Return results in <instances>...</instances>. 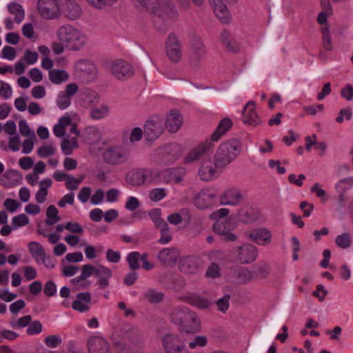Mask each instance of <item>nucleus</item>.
I'll return each mask as SVG.
<instances>
[{
  "label": "nucleus",
  "mask_w": 353,
  "mask_h": 353,
  "mask_svg": "<svg viewBox=\"0 0 353 353\" xmlns=\"http://www.w3.org/2000/svg\"><path fill=\"white\" fill-rule=\"evenodd\" d=\"M170 319L181 332L194 334L201 330L197 314L185 305L174 307L170 312Z\"/></svg>",
  "instance_id": "nucleus-1"
},
{
  "label": "nucleus",
  "mask_w": 353,
  "mask_h": 353,
  "mask_svg": "<svg viewBox=\"0 0 353 353\" xmlns=\"http://www.w3.org/2000/svg\"><path fill=\"white\" fill-rule=\"evenodd\" d=\"M56 36L59 41L65 44L66 49L72 51L82 49L86 43L85 35L70 24H64L58 27Z\"/></svg>",
  "instance_id": "nucleus-2"
},
{
  "label": "nucleus",
  "mask_w": 353,
  "mask_h": 353,
  "mask_svg": "<svg viewBox=\"0 0 353 353\" xmlns=\"http://www.w3.org/2000/svg\"><path fill=\"white\" fill-rule=\"evenodd\" d=\"M241 145L239 140L232 139L222 143L214 156L215 166L224 168L230 165L240 154Z\"/></svg>",
  "instance_id": "nucleus-3"
},
{
  "label": "nucleus",
  "mask_w": 353,
  "mask_h": 353,
  "mask_svg": "<svg viewBox=\"0 0 353 353\" xmlns=\"http://www.w3.org/2000/svg\"><path fill=\"white\" fill-rule=\"evenodd\" d=\"M157 1L158 6L151 8L152 12L155 14L154 23L159 30H164L163 22L170 25L171 22L176 19L177 12L168 0H157Z\"/></svg>",
  "instance_id": "nucleus-4"
},
{
  "label": "nucleus",
  "mask_w": 353,
  "mask_h": 353,
  "mask_svg": "<svg viewBox=\"0 0 353 353\" xmlns=\"http://www.w3.org/2000/svg\"><path fill=\"white\" fill-rule=\"evenodd\" d=\"M108 69L112 74L119 80L125 81L134 74V67L123 59L112 61L108 64Z\"/></svg>",
  "instance_id": "nucleus-5"
},
{
  "label": "nucleus",
  "mask_w": 353,
  "mask_h": 353,
  "mask_svg": "<svg viewBox=\"0 0 353 353\" xmlns=\"http://www.w3.org/2000/svg\"><path fill=\"white\" fill-rule=\"evenodd\" d=\"M161 341L165 353H189L186 343L178 334H167L163 336Z\"/></svg>",
  "instance_id": "nucleus-6"
},
{
  "label": "nucleus",
  "mask_w": 353,
  "mask_h": 353,
  "mask_svg": "<svg viewBox=\"0 0 353 353\" xmlns=\"http://www.w3.org/2000/svg\"><path fill=\"white\" fill-rule=\"evenodd\" d=\"M164 128L163 119L157 115L152 116L144 125L145 137L148 141H154L163 134Z\"/></svg>",
  "instance_id": "nucleus-7"
},
{
  "label": "nucleus",
  "mask_w": 353,
  "mask_h": 353,
  "mask_svg": "<svg viewBox=\"0 0 353 353\" xmlns=\"http://www.w3.org/2000/svg\"><path fill=\"white\" fill-rule=\"evenodd\" d=\"M165 53L173 63H179L182 58V45L179 38L174 34H169L165 43Z\"/></svg>",
  "instance_id": "nucleus-8"
},
{
  "label": "nucleus",
  "mask_w": 353,
  "mask_h": 353,
  "mask_svg": "<svg viewBox=\"0 0 353 353\" xmlns=\"http://www.w3.org/2000/svg\"><path fill=\"white\" fill-rule=\"evenodd\" d=\"M129 152L123 146L115 145L107 148L103 152L104 161L110 164H121L128 161Z\"/></svg>",
  "instance_id": "nucleus-9"
},
{
  "label": "nucleus",
  "mask_w": 353,
  "mask_h": 353,
  "mask_svg": "<svg viewBox=\"0 0 353 353\" xmlns=\"http://www.w3.org/2000/svg\"><path fill=\"white\" fill-rule=\"evenodd\" d=\"M37 10L46 19H55L60 16V8L57 0H38Z\"/></svg>",
  "instance_id": "nucleus-10"
},
{
  "label": "nucleus",
  "mask_w": 353,
  "mask_h": 353,
  "mask_svg": "<svg viewBox=\"0 0 353 353\" xmlns=\"http://www.w3.org/2000/svg\"><path fill=\"white\" fill-rule=\"evenodd\" d=\"M220 203L223 205L237 206L244 201V195L237 188L226 189L220 196Z\"/></svg>",
  "instance_id": "nucleus-11"
},
{
  "label": "nucleus",
  "mask_w": 353,
  "mask_h": 353,
  "mask_svg": "<svg viewBox=\"0 0 353 353\" xmlns=\"http://www.w3.org/2000/svg\"><path fill=\"white\" fill-rule=\"evenodd\" d=\"M236 260L241 264L250 263L254 261L258 256V250L256 246L245 243L236 250Z\"/></svg>",
  "instance_id": "nucleus-12"
},
{
  "label": "nucleus",
  "mask_w": 353,
  "mask_h": 353,
  "mask_svg": "<svg viewBox=\"0 0 353 353\" xmlns=\"http://www.w3.org/2000/svg\"><path fill=\"white\" fill-rule=\"evenodd\" d=\"M186 174V170L183 167L168 168L160 172V177L168 183H181Z\"/></svg>",
  "instance_id": "nucleus-13"
},
{
  "label": "nucleus",
  "mask_w": 353,
  "mask_h": 353,
  "mask_svg": "<svg viewBox=\"0 0 353 353\" xmlns=\"http://www.w3.org/2000/svg\"><path fill=\"white\" fill-rule=\"evenodd\" d=\"M213 145L210 141H205L193 148L185 157L186 163H191L197 161L210 152Z\"/></svg>",
  "instance_id": "nucleus-14"
},
{
  "label": "nucleus",
  "mask_w": 353,
  "mask_h": 353,
  "mask_svg": "<svg viewBox=\"0 0 353 353\" xmlns=\"http://www.w3.org/2000/svg\"><path fill=\"white\" fill-rule=\"evenodd\" d=\"M205 54V47L202 40L194 37L190 45V62L192 65H197Z\"/></svg>",
  "instance_id": "nucleus-15"
},
{
  "label": "nucleus",
  "mask_w": 353,
  "mask_h": 353,
  "mask_svg": "<svg viewBox=\"0 0 353 353\" xmlns=\"http://www.w3.org/2000/svg\"><path fill=\"white\" fill-rule=\"evenodd\" d=\"M256 103L254 101H249L242 111V121L245 125L256 126L261 123L255 109Z\"/></svg>",
  "instance_id": "nucleus-16"
},
{
  "label": "nucleus",
  "mask_w": 353,
  "mask_h": 353,
  "mask_svg": "<svg viewBox=\"0 0 353 353\" xmlns=\"http://www.w3.org/2000/svg\"><path fill=\"white\" fill-rule=\"evenodd\" d=\"M79 87L76 83L68 84L64 91L59 93L57 104L61 109H66L71 104V98L77 92Z\"/></svg>",
  "instance_id": "nucleus-17"
},
{
  "label": "nucleus",
  "mask_w": 353,
  "mask_h": 353,
  "mask_svg": "<svg viewBox=\"0 0 353 353\" xmlns=\"http://www.w3.org/2000/svg\"><path fill=\"white\" fill-rule=\"evenodd\" d=\"M180 256V252L176 248H165L161 250L157 254L159 262L165 266H172L175 264Z\"/></svg>",
  "instance_id": "nucleus-18"
},
{
  "label": "nucleus",
  "mask_w": 353,
  "mask_h": 353,
  "mask_svg": "<svg viewBox=\"0 0 353 353\" xmlns=\"http://www.w3.org/2000/svg\"><path fill=\"white\" fill-rule=\"evenodd\" d=\"M97 267L91 264L83 265L81 267V273L80 276L71 280V283L74 285H79L82 289H86L90 285V281L86 279L92 275H94Z\"/></svg>",
  "instance_id": "nucleus-19"
},
{
  "label": "nucleus",
  "mask_w": 353,
  "mask_h": 353,
  "mask_svg": "<svg viewBox=\"0 0 353 353\" xmlns=\"http://www.w3.org/2000/svg\"><path fill=\"white\" fill-rule=\"evenodd\" d=\"M247 238L256 243L261 245H267L272 241L270 231L265 228H257L245 232Z\"/></svg>",
  "instance_id": "nucleus-20"
},
{
  "label": "nucleus",
  "mask_w": 353,
  "mask_h": 353,
  "mask_svg": "<svg viewBox=\"0 0 353 353\" xmlns=\"http://www.w3.org/2000/svg\"><path fill=\"white\" fill-rule=\"evenodd\" d=\"M152 172L149 170H134L128 174L127 181L134 186L143 185L151 181Z\"/></svg>",
  "instance_id": "nucleus-21"
},
{
  "label": "nucleus",
  "mask_w": 353,
  "mask_h": 353,
  "mask_svg": "<svg viewBox=\"0 0 353 353\" xmlns=\"http://www.w3.org/2000/svg\"><path fill=\"white\" fill-rule=\"evenodd\" d=\"M209 3L213 9L216 17L223 23H228L231 20V15L227 6L222 0H209Z\"/></svg>",
  "instance_id": "nucleus-22"
},
{
  "label": "nucleus",
  "mask_w": 353,
  "mask_h": 353,
  "mask_svg": "<svg viewBox=\"0 0 353 353\" xmlns=\"http://www.w3.org/2000/svg\"><path fill=\"white\" fill-rule=\"evenodd\" d=\"M200 259L194 256H185L182 257L179 261V269L181 272L185 274H195L199 270Z\"/></svg>",
  "instance_id": "nucleus-23"
},
{
  "label": "nucleus",
  "mask_w": 353,
  "mask_h": 353,
  "mask_svg": "<svg viewBox=\"0 0 353 353\" xmlns=\"http://www.w3.org/2000/svg\"><path fill=\"white\" fill-rule=\"evenodd\" d=\"M216 195L208 190L200 191L194 198V205L200 209H205L212 206L215 202Z\"/></svg>",
  "instance_id": "nucleus-24"
},
{
  "label": "nucleus",
  "mask_w": 353,
  "mask_h": 353,
  "mask_svg": "<svg viewBox=\"0 0 353 353\" xmlns=\"http://www.w3.org/2000/svg\"><path fill=\"white\" fill-rule=\"evenodd\" d=\"M216 169L218 168L215 166V162L213 164L211 161H205L199 168L198 174L203 181H212L218 176Z\"/></svg>",
  "instance_id": "nucleus-25"
},
{
  "label": "nucleus",
  "mask_w": 353,
  "mask_h": 353,
  "mask_svg": "<svg viewBox=\"0 0 353 353\" xmlns=\"http://www.w3.org/2000/svg\"><path fill=\"white\" fill-rule=\"evenodd\" d=\"M160 154L163 156L164 161L172 162L181 156L182 148L179 144L172 143L160 149Z\"/></svg>",
  "instance_id": "nucleus-26"
},
{
  "label": "nucleus",
  "mask_w": 353,
  "mask_h": 353,
  "mask_svg": "<svg viewBox=\"0 0 353 353\" xmlns=\"http://www.w3.org/2000/svg\"><path fill=\"white\" fill-rule=\"evenodd\" d=\"M183 124L182 115L178 110H172L167 116L164 125L167 130L172 133L176 132Z\"/></svg>",
  "instance_id": "nucleus-27"
},
{
  "label": "nucleus",
  "mask_w": 353,
  "mask_h": 353,
  "mask_svg": "<svg viewBox=\"0 0 353 353\" xmlns=\"http://www.w3.org/2000/svg\"><path fill=\"white\" fill-rule=\"evenodd\" d=\"M178 299L192 305L201 310L206 309L210 305V301L207 299L192 293H186L180 295L178 296Z\"/></svg>",
  "instance_id": "nucleus-28"
},
{
  "label": "nucleus",
  "mask_w": 353,
  "mask_h": 353,
  "mask_svg": "<svg viewBox=\"0 0 353 353\" xmlns=\"http://www.w3.org/2000/svg\"><path fill=\"white\" fill-rule=\"evenodd\" d=\"M89 353H109V345L101 336H92L88 341Z\"/></svg>",
  "instance_id": "nucleus-29"
},
{
  "label": "nucleus",
  "mask_w": 353,
  "mask_h": 353,
  "mask_svg": "<svg viewBox=\"0 0 353 353\" xmlns=\"http://www.w3.org/2000/svg\"><path fill=\"white\" fill-rule=\"evenodd\" d=\"M75 70L81 75L87 76L89 79H93L97 74L95 65L88 60H79L75 63Z\"/></svg>",
  "instance_id": "nucleus-30"
},
{
  "label": "nucleus",
  "mask_w": 353,
  "mask_h": 353,
  "mask_svg": "<svg viewBox=\"0 0 353 353\" xmlns=\"http://www.w3.org/2000/svg\"><path fill=\"white\" fill-rule=\"evenodd\" d=\"M91 300L90 292H80L77 294L76 300L72 302V307L79 312H86L90 310L89 303Z\"/></svg>",
  "instance_id": "nucleus-31"
},
{
  "label": "nucleus",
  "mask_w": 353,
  "mask_h": 353,
  "mask_svg": "<svg viewBox=\"0 0 353 353\" xmlns=\"http://www.w3.org/2000/svg\"><path fill=\"white\" fill-rule=\"evenodd\" d=\"M112 276V270L103 265L97 266L94 276L97 279V284L103 290L109 286V280Z\"/></svg>",
  "instance_id": "nucleus-32"
},
{
  "label": "nucleus",
  "mask_w": 353,
  "mask_h": 353,
  "mask_svg": "<svg viewBox=\"0 0 353 353\" xmlns=\"http://www.w3.org/2000/svg\"><path fill=\"white\" fill-rule=\"evenodd\" d=\"M220 39L228 52L236 53L239 50L240 45L228 31H223L221 34Z\"/></svg>",
  "instance_id": "nucleus-33"
},
{
  "label": "nucleus",
  "mask_w": 353,
  "mask_h": 353,
  "mask_svg": "<svg viewBox=\"0 0 353 353\" xmlns=\"http://www.w3.org/2000/svg\"><path fill=\"white\" fill-rule=\"evenodd\" d=\"M257 214L250 206H243L238 211L237 219L243 223H251L257 219Z\"/></svg>",
  "instance_id": "nucleus-34"
},
{
  "label": "nucleus",
  "mask_w": 353,
  "mask_h": 353,
  "mask_svg": "<svg viewBox=\"0 0 353 353\" xmlns=\"http://www.w3.org/2000/svg\"><path fill=\"white\" fill-rule=\"evenodd\" d=\"M63 12L65 16L70 20L79 19L81 15L80 6L73 1H68L65 3Z\"/></svg>",
  "instance_id": "nucleus-35"
},
{
  "label": "nucleus",
  "mask_w": 353,
  "mask_h": 353,
  "mask_svg": "<svg viewBox=\"0 0 353 353\" xmlns=\"http://www.w3.org/2000/svg\"><path fill=\"white\" fill-rule=\"evenodd\" d=\"M232 122L229 118L223 119L219 123L215 132L211 135L212 141H219L221 136L224 134L231 127Z\"/></svg>",
  "instance_id": "nucleus-36"
},
{
  "label": "nucleus",
  "mask_w": 353,
  "mask_h": 353,
  "mask_svg": "<svg viewBox=\"0 0 353 353\" xmlns=\"http://www.w3.org/2000/svg\"><path fill=\"white\" fill-rule=\"evenodd\" d=\"M79 147L77 137L64 138L61 143V149L65 155H70L72 154L73 150Z\"/></svg>",
  "instance_id": "nucleus-37"
},
{
  "label": "nucleus",
  "mask_w": 353,
  "mask_h": 353,
  "mask_svg": "<svg viewBox=\"0 0 353 353\" xmlns=\"http://www.w3.org/2000/svg\"><path fill=\"white\" fill-rule=\"evenodd\" d=\"M28 249L31 256L40 264V259L46 254L43 248L39 243L32 241L28 244Z\"/></svg>",
  "instance_id": "nucleus-38"
},
{
  "label": "nucleus",
  "mask_w": 353,
  "mask_h": 353,
  "mask_svg": "<svg viewBox=\"0 0 353 353\" xmlns=\"http://www.w3.org/2000/svg\"><path fill=\"white\" fill-rule=\"evenodd\" d=\"M8 9L10 14L14 15V21L17 23H20L23 20L25 11L19 3H11L8 5Z\"/></svg>",
  "instance_id": "nucleus-39"
},
{
  "label": "nucleus",
  "mask_w": 353,
  "mask_h": 353,
  "mask_svg": "<svg viewBox=\"0 0 353 353\" xmlns=\"http://www.w3.org/2000/svg\"><path fill=\"white\" fill-rule=\"evenodd\" d=\"M49 79L54 84H61L68 79V74L63 70L53 69L49 72Z\"/></svg>",
  "instance_id": "nucleus-40"
},
{
  "label": "nucleus",
  "mask_w": 353,
  "mask_h": 353,
  "mask_svg": "<svg viewBox=\"0 0 353 353\" xmlns=\"http://www.w3.org/2000/svg\"><path fill=\"white\" fill-rule=\"evenodd\" d=\"M148 215L151 220L152 221V222L154 223L155 227L159 230L161 229L162 228H165L166 225H168L166 221L161 218V212L160 209H152L148 212Z\"/></svg>",
  "instance_id": "nucleus-41"
},
{
  "label": "nucleus",
  "mask_w": 353,
  "mask_h": 353,
  "mask_svg": "<svg viewBox=\"0 0 353 353\" xmlns=\"http://www.w3.org/2000/svg\"><path fill=\"white\" fill-rule=\"evenodd\" d=\"M118 0H85L87 3L97 10H104L112 6Z\"/></svg>",
  "instance_id": "nucleus-42"
},
{
  "label": "nucleus",
  "mask_w": 353,
  "mask_h": 353,
  "mask_svg": "<svg viewBox=\"0 0 353 353\" xmlns=\"http://www.w3.org/2000/svg\"><path fill=\"white\" fill-rule=\"evenodd\" d=\"M46 216L47 219L46 223L48 225H53L61 220V218L59 216V211L53 205H50L47 208Z\"/></svg>",
  "instance_id": "nucleus-43"
},
{
  "label": "nucleus",
  "mask_w": 353,
  "mask_h": 353,
  "mask_svg": "<svg viewBox=\"0 0 353 353\" xmlns=\"http://www.w3.org/2000/svg\"><path fill=\"white\" fill-rule=\"evenodd\" d=\"M84 136L85 140L91 145L97 143L101 139V133L99 130L94 127L88 128Z\"/></svg>",
  "instance_id": "nucleus-44"
},
{
  "label": "nucleus",
  "mask_w": 353,
  "mask_h": 353,
  "mask_svg": "<svg viewBox=\"0 0 353 353\" xmlns=\"http://www.w3.org/2000/svg\"><path fill=\"white\" fill-rule=\"evenodd\" d=\"M144 297L151 303H159L163 300L164 294L154 289H149L145 292Z\"/></svg>",
  "instance_id": "nucleus-45"
},
{
  "label": "nucleus",
  "mask_w": 353,
  "mask_h": 353,
  "mask_svg": "<svg viewBox=\"0 0 353 353\" xmlns=\"http://www.w3.org/2000/svg\"><path fill=\"white\" fill-rule=\"evenodd\" d=\"M208 343V339L205 336L196 335L188 341L190 349L194 350L205 347Z\"/></svg>",
  "instance_id": "nucleus-46"
},
{
  "label": "nucleus",
  "mask_w": 353,
  "mask_h": 353,
  "mask_svg": "<svg viewBox=\"0 0 353 353\" xmlns=\"http://www.w3.org/2000/svg\"><path fill=\"white\" fill-rule=\"evenodd\" d=\"M335 243L338 247L342 249H347L352 244V238L349 233L345 232L336 237Z\"/></svg>",
  "instance_id": "nucleus-47"
},
{
  "label": "nucleus",
  "mask_w": 353,
  "mask_h": 353,
  "mask_svg": "<svg viewBox=\"0 0 353 353\" xmlns=\"http://www.w3.org/2000/svg\"><path fill=\"white\" fill-rule=\"evenodd\" d=\"M32 320L30 315H26L18 319H13L10 321V326L14 329L23 328L28 326Z\"/></svg>",
  "instance_id": "nucleus-48"
},
{
  "label": "nucleus",
  "mask_w": 353,
  "mask_h": 353,
  "mask_svg": "<svg viewBox=\"0 0 353 353\" xmlns=\"http://www.w3.org/2000/svg\"><path fill=\"white\" fill-rule=\"evenodd\" d=\"M323 46L325 50L331 51L333 49L329 28L325 26L321 28Z\"/></svg>",
  "instance_id": "nucleus-49"
},
{
  "label": "nucleus",
  "mask_w": 353,
  "mask_h": 353,
  "mask_svg": "<svg viewBox=\"0 0 353 353\" xmlns=\"http://www.w3.org/2000/svg\"><path fill=\"white\" fill-rule=\"evenodd\" d=\"M139 259L140 254L138 252H132L128 254L126 259L131 270H136L139 269Z\"/></svg>",
  "instance_id": "nucleus-50"
},
{
  "label": "nucleus",
  "mask_w": 353,
  "mask_h": 353,
  "mask_svg": "<svg viewBox=\"0 0 353 353\" xmlns=\"http://www.w3.org/2000/svg\"><path fill=\"white\" fill-rule=\"evenodd\" d=\"M253 278L252 272L246 268L239 270L237 281L241 284H245L252 281Z\"/></svg>",
  "instance_id": "nucleus-51"
},
{
  "label": "nucleus",
  "mask_w": 353,
  "mask_h": 353,
  "mask_svg": "<svg viewBox=\"0 0 353 353\" xmlns=\"http://www.w3.org/2000/svg\"><path fill=\"white\" fill-rule=\"evenodd\" d=\"M353 185V177H348L340 180L336 184V189L339 192H344L347 190H349Z\"/></svg>",
  "instance_id": "nucleus-52"
},
{
  "label": "nucleus",
  "mask_w": 353,
  "mask_h": 353,
  "mask_svg": "<svg viewBox=\"0 0 353 353\" xmlns=\"http://www.w3.org/2000/svg\"><path fill=\"white\" fill-rule=\"evenodd\" d=\"M108 112V108L107 106L101 105L98 108H93L90 110V116L94 119H101L105 117Z\"/></svg>",
  "instance_id": "nucleus-53"
},
{
  "label": "nucleus",
  "mask_w": 353,
  "mask_h": 353,
  "mask_svg": "<svg viewBox=\"0 0 353 353\" xmlns=\"http://www.w3.org/2000/svg\"><path fill=\"white\" fill-rule=\"evenodd\" d=\"M28 223H29V219L24 214H19L12 218L13 229H17L19 227L26 225L28 224Z\"/></svg>",
  "instance_id": "nucleus-54"
},
{
  "label": "nucleus",
  "mask_w": 353,
  "mask_h": 353,
  "mask_svg": "<svg viewBox=\"0 0 353 353\" xmlns=\"http://www.w3.org/2000/svg\"><path fill=\"white\" fill-rule=\"evenodd\" d=\"M166 196L165 190L164 188H155L149 193V198L152 201H159Z\"/></svg>",
  "instance_id": "nucleus-55"
},
{
  "label": "nucleus",
  "mask_w": 353,
  "mask_h": 353,
  "mask_svg": "<svg viewBox=\"0 0 353 353\" xmlns=\"http://www.w3.org/2000/svg\"><path fill=\"white\" fill-rule=\"evenodd\" d=\"M44 343L47 347L55 348L62 343V340L59 335H49L44 339Z\"/></svg>",
  "instance_id": "nucleus-56"
},
{
  "label": "nucleus",
  "mask_w": 353,
  "mask_h": 353,
  "mask_svg": "<svg viewBox=\"0 0 353 353\" xmlns=\"http://www.w3.org/2000/svg\"><path fill=\"white\" fill-rule=\"evenodd\" d=\"M159 230L161 232V237L159 239L158 242L162 245L169 243L172 239V236L170 234L168 225Z\"/></svg>",
  "instance_id": "nucleus-57"
},
{
  "label": "nucleus",
  "mask_w": 353,
  "mask_h": 353,
  "mask_svg": "<svg viewBox=\"0 0 353 353\" xmlns=\"http://www.w3.org/2000/svg\"><path fill=\"white\" fill-rule=\"evenodd\" d=\"M43 330V325L39 321H30L26 332L28 335H35L41 333Z\"/></svg>",
  "instance_id": "nucleus-58"
},
{
  "label": "nucleus",
  "mask_w": 353,
  "mask_h": 353,
  "mask_svg": "<svg viewBox=\"0 0 353 353\" xmlns=\"http://www.w3.org/2000/svg\"><path fill=\"white\" fill-rule=\"evenodd\" d=\"M56 149L52 145H45L37 150V154L41 158L52 156L55 154Z\"/></svg>",
  "instance_id": "nucleus-59"
},
{
  "label": "nucleus",
  "mask_w": 353,
  "mask_h": 353,
  "mask_svg": "<svg viewBox=\"0 0 353 353\" xmlns=\"http://www.w3.org/2000/svg\"><path fill=\"white\" fill-rule=\"evenodd\" d=\"M230 296L228 294L225 295L222 298L218 299L216 301V305H217L218 310L223 313H225L230 305Z\"/></svg>",
  "instance_id": "nucleus-60"
},
{
  "label": "nucleus",
  "mask_w": 353,
  "mask_h": 353,
  "mask_svg": "<svg viewBox=\"0 0 353 353\" xmlns=\"http://www.w3.org/2000/svg\"><path fill=\"white\" fill-rule=\"evenodd\" d=\"M83 181V177L77 179L73 176L69 175L65 181L66 188L69 190H75L78 188L79 184Z\"/></svg>",
  "instance_id": "nucleus-61"
},
{
  "label": "nucleus",
  "mask_w": 353,
  "mask_h": 353,
  "mask_svg": "<svg viewBox=\"0 0 353 353\" xmlns=\"http://www.w3.org/2000/svg\"><path fill=\"white\" fill-rule=\"evenodd\" d=\"M12 94L11 86L0 80V95L5 99H10Z\"/></svg>",
  "instance_id": "nucleus-62"
},
{
  "label": "nucleus",
  "mask_w": 353,
  "mask_h": 353,
  "mask_svg": "<svg viewBox=\"0 0 353 353\" xmlns=\"http://www.w3.org/2000/svg\"><path fill=\"white\" fill-rule=\"evenodd\" d=\"M205 275L208 278H217L220 276V268L216 263H212L206 271Z\"/></svg>",
  "instance_id": "nucleus-63"
},
{
  "label": "nucleus",
  "mask_w": 353,
  "mask_h": 353,
  "mask_svg": "<svg viewBox=\"0 0 353 353\" xmlns=\"http://www.w3.org/2000/svg\"><path fill=\"white\" fill-rule=\"evenodd\" d=\"M17 53L14 48L6 46L1 50V57L8 60H13L16 57Z\"/></svg>",
  "instance_id": "nucleus-64"
}]
</instances>
